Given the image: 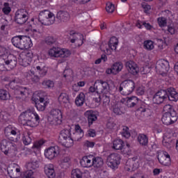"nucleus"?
I'll use <instances>...</instances> for the list:
<instances>
[{"instance_id": "1", "label": "nucleus", "mask_w": 178, "mask_h": 178, "mask_svg": "<svg viewBox=\"0 0 178 178\" xmlns=\"http://www.w3.org/2000/svg\"><path fill=\"white\" fill-rule=\"evenodd\" d=\"M168 99L174 102L178 101V93L175 88L170 87L165 90H160L153 96V102L157 105L163 104Z\"/></svg>"}, {"instance_id": "2", "label": "nucleus", "mask_w": 178, "mask_h": 178, "mask_svg": "<svg viewBox=\"0 0 178 178\" xmlns=\"http://www.w3.org/2000/svg\"><path fill=\"white\" fill-rule=\"evenodd\" d=\"M19 122L23 126L35 127L40 123V116L37 113L31 110H27L19 115Z\"/></svg>"}, {"instance_id": "3", "label": "nucleus", "mask_w": 178, "mask_h": 178, "mask_svg": "<svg viewBox=\"0 0 178 178\" xmlns=\"http://www.w3.org/2000/svg\"><path fill=\"white\" fill-rule=\"evenodd\" d=\"M11 42L14 47L19 49H29L33 47L31 39L26 35H17L12 38Z\"/></svg>"}, {"instance_id": "4", "label": "nucleus", "mask_w": 178, "mask_h": 178, "mask_svg": "<svg viewBox=\"0 0 178 178\" xmlns=\"http://www.w3.org/2000/svg\"><path fill=\"white\" fill-rule=\"evenodd\" d=\"M38 20L43 26H51L55 23V15L48 10L40 13Z\"/></svg>"}, {"instance_id": "5", "label": "nucleus", "mask_w": 178, "mask_h": 178, "mask_svg": "<svg viewBox=\"0 0 178 178\" xmlns=\"http://www.w3.org/2000/svg\"><path fill=\"white\" fill-rule=\"evenodd\" d=\"M136 88V83L131 79H127L123 81L119 88V91L123 95H130Z\"/></svg>"}, {"instance_id": "6", "label": "nucleus", "mask_w": 178, "mask_h": 178, "mask_svg": "<svg viewBox=\"0 0 178 178\" xmlns=\"http://www.w3.org/2000/svg\"><path fill=\"white\" fill-rule=\"evenodd\" d=\"M58 143L67 148H70L73 145V140L71 138L69 129H63L60 131L58 136Z\"/></svg>"}, {"instance_id": "7", "label": "nucleus", "mask_w": 178, "mask_h": 178, "mask_svg": "<svg viewBox=\"0 0 178 178\" xmlns=\"http://www.w3.org/2000/svg\"><path fill=\"white\" fill-rule=\"evenodd\" d=\"M17 65V58L13 54L0 58V67L2 69L6 65L8 69H15Z\"/></svg>"}, {"instance_id": "8", "label": "nucleus", "mask_w": 178, "mask_h": 178, "mask_svg": "<svg viewBox=\"0 0 178 178\" xmlns=\"http://www.w3.org/2000/svg\"><path fill=\"white\" fill-rule=\"evenodd\" d=\"M29 21V13L25 9H19L15 15V22L17 24L23 25Z\"/></svg>"}, {"instance_id": "9", "label": "nucleus", "mask_w": 178, "mask_h": 178, "mask_svg": "<svg viewBox=\"0 0 178 178\" xmlns=\"http://www.w3.org/2000/svg\"><path fill=\"white\" fill-rule=\"evenodd\" d=\"M48 54L49 56L54 58H69L72 53L69 50H63L58 47H53L49 50Z\"/></svg>"}, {"instance_id": "10", "label": "nucleus", "mask_w": 178, "mask_h": 178, "mask_svg": "<svg viewBox=\"0 0 178 178\" xmlns=\"http://www.w3.org/2000/svg\"><path fill=\"white\" fill-rule=\"evenodd\" d=\"M96 92L97 94H108L111 91L109 83L105 81L97 79L95 81Z\"/></svg>"}, {"instance_id": "11", "label": "nucleus", "mask_w": 178, "mask_h": 178, "mask_svg": "<svg viewBox=\"0 0 178 178\" xmlns=\"http://www.w3.org/2000/svg\"><path fill=\"white\" fill-rule=\"evenodd\" d=\"M107 165L111 169H118V165H120V155L117 153L110 154L107 157Z\"/></svg>"}, {"instance_id": "12", "label": "nucleus", "mask_w": 178, "mask_h": 178, "mask_svg": "<svg viewBox=\"0 0 178 178\" xmlns=\"http://www.w3.org/2000/svg\"><path fill=\"white\" fill-rule=\"evenodd\" d=\"M48 121L51 122H56L57 124L62 123V111L59 109L54 108L49 112L48 116Z\"/></svg>"}, {"instance_id": "13", "label": "nucleus", "mask_w": 178, "mask_h": 178, "mask_svg": "<svg viewBox=\"0 0 178 178\" xmlns=\"http://www.w3.org/2000/svg\"><path fill=\"white\" fill-rule=\"evenodd\" d=\"M162 122L166 126L173 124L177 121V113L172 111V113H165L161 118Z\"/></svg>"}, {"instance_id": "14", "label": "nucleus", "mask_w": 178, "mask_h": 178, "mask_svg": "<svg viewBox=\"0 0 178 178\" xmlns=\"http://www.w3.org/2000/svg\"><path fill=\"white\" fill-rule=\"evenodd\" d=\"M60 152V148L58 146H53L47 148L44 151V156L47 159L52 161L54 158L58 156V154Z\"/></svg>"}, {"instance_id": "15", "label": "nucleus", "mask_w": 178, "mask_h": 178, "mask_svg": "<svg viewBox=\"0 0 178 178\" xmlns=\"http://www.w3.org/2000/svg\"><path fill=\"white\" fill-rule=\"evenodd\" d=\"M69 19H70V15L67 11L60 10L57 13L56 17H54V22L56 23H66L69 22Z\"/></svg>"}, {"instance_id": "16", "label": "nucleus", "mask_w": 178, "mask_h": 178, "mask_svg": "<svg viewBox=\"0 0 178 178\" xmlns=\"http://www.w3.org/2000/svg\"><path fill=\"white\" fill-rule=\"evenodd\" d=\"M169 62L166 60H159L156 65V70H159L161 74L165 76L166 72L169 71Z\"/></svg>"}, {"instance_id": "17", "label": "nucleus", "mask_w": 178, "mask_h": 178, "mask_svg": "<svg viewBox=\"0 0 178 178\" xmlns=\"http://www.w3.org/2000/svg\"><path fill=\"white\" fill-rule=\"evenodd\" d=\"M33 101L35 102V108L38 109V111H40V112H42L45 111V108H47V102L45 101V99L44 97H33Z\"/></svg>"}, {"instance_id": "18", "label": "nucleus", "mask_w": 178, "mask_h": 178, "mask_svg": "<svg viewBox=\"0 0 178 178\" xmlns=\"http://www.w3.org/2000/svg\"><path fill=\"white\" fill-rule=\"evenodd\" d=\"M125 66L131 74H133L134 76L138 74L140 69L138 68V66H137V64L134 63V61L129 60L127 62Z\"/></svg>"}, {"instance_id": "19", "label": "nucleus", "mask_w": 178, "mask_h": 178, "mask_svg": "<svg viewBox=\"0 0 178 178\" xmlns=\"http://www.w3.org/2000/svg\"><path fill=\"white\" fill-rule=\"evenodd\" d=\"M140 104H141V100L138 99L137 97H127L126 105L128 108H138Z\"/></svg>"}, {"instance_id": "20", "label": "nucleus", "mask_w": 178, "mask_h": 178, "mask_svg": "<svg viewBox=\"0 0 178 178\" xmlns=\"http://www.w3.org/2000/svg\"><path fill=\"white\" fill-rule=\"evenodd\" d=\"M93 159V155L84 156L82 160L80 161L81 165L83 168H92Z\"/></svg>"}, {"instance_id": "21", "label": "nucleus", "mask_w": 178, "mask_h": 178, "mask_svg": "<svg viewBox=\"0 0 178 178\" xmlns=\"http://www.w3.org/2000/svg\"><path fill=\"white\" fill-rule=\"evenodd\" d=\"M40 77L38 74L35 73L34 70L31 69L26 73V79L32 83H37L40 82Z\"/></svg>"}, {"instance_id": "22", "label": "nucleus", "mask_w": 178, "mask_h": 178, "mask_svg": "<svg viewBox=\"0 0 178 178\" xmlns=\"http://www.w3.org/2000/svg\"><path fill=\"white\" fill-rule=\"evenodd\" d=\"M85 116H86L88 118L89 126H91V124H92V123L96 122V120L98 119V117L97 116V112L92 110L86 111Z\"/></svg>"}, {"instance_id": "23", "label": "nucleus", "mask_w": 178, "mask_h": 178, "mask_svg": "<svg viewBox=\"0 0 178 178\" xmlns=\"http://www.w3.org/2000/svg\"><path fill=\"white\" fill-rule=\"evenodd\" d=\"M44 173L49 178H54L56 176L52 164L44 165Z\"/></svg>"}, {"instance_id": "24", "label": "nucleus", "mask_w": 178, "mask_h": 178, "mask_svg": "<svg viewBox=\"0 0 178 178\" xmlns=\"http://www.w3.org/2000/svg\"><path fill=\"white\" fill-rule=\"evenodd\" d=\"M138 143L141 147H147L148 145V136L144 134H139L138 135Z\"/></svg>"}, {"instance_id": "25", "label": "nucleus", "mask_w": 178, "mask_h": 178, "mask_svg": "<svg viewBox=\"0 0 178 178\" xmlns=\"http://www.w3.org/2000/svg\"><path fill=\"white\" fill-rule=\"evenodd\" d=\"M35 73L36 74L40 75V77H44V76H47V73H48V68L45 66H37L35 69Z\"/></svg>"}, {"instance_id": "26", "label": "nucleus", "mask_w": 178, "mask_h": 178, "mask_svg": "<svg viewBox=\"0 0 178 178\" xmlns=\"http://www.w3.org/2000/svg\"><path fill=\"white\" fill-rule=\"evenodd\" d=\"M70 35H72V37H73V38L71 39V42L72 44H74V42H76H76L81 41V44H83V34L76 33H74V31H72L70 32Z\"/></svg>"}, {"instance_id": "27", "label": "nucleus", "mask_w": 178, "mask_h": 178, "mask_svg": "<svg viewBox=\"0 0 178 178\" xmlns=\"http://www.w3.org/2000/svg\"><path fill=\"white\" fill-rule=\"evenodd\" d=\"M92 166L93 168L100 169V168H102V166H104V159H102L99 156L95 157L93 156Z\"/></svg>"}, {"instance_id": "28", "label": "nucleus", "mask_w": 178, "mask_h": 178, "mask_svg": "<svg viewBox=\"0 0 178 178\" xmlns=\"http://www.w3.org/2000/svg\"><path fill=\"white\" fill-rule=\"evenodd\" d=\"M86 101V95L84 93L81 92L75 99V104L76 106H83L84 102Z\"/></svg>"}, {"instance_id": "29", "label": "nucleus", "mask_w": 178, "mask_h": 178, "mask_svg": "<svg viewBox=\"0 0 178 178\" xmlns=\"http://www.w3.org/2000/svg\"><path fill=\"white\" fill-rule=\"evenodd\" d=\"M19 63L21 66H24V67L29 66L30 65V58L27 56L22 55L19 58Z\"/></svg>"}, {"instance_id": "30", "label": "nucleus", "mask_w": 178, "mask_h": 178, "mask_svg": "<svg viewBox=\"0 0 178 178\" xmlns=\"http://www.w3.org/2000/svg\"><path fill=\"white\" fill-rule=\"evenodd\" d=\"M123 147H124V142L122 140V139H116L113 141V149H122Z\"/></svg>"}, {"instance_id": "31", "label": "nucleus", "mask_w": 178, "mask_h": 178, "mask_svg": "<svg viewBox=\"0 0 178 178\" xmlns=\"http://www.w3.org/2000/svg\"><path fill=\"white\" fill-rule=\"evenodd\" d=\"M118 44H119V40L116 37H112L108 42V47L111 48L112 51H116V47H118Z\"/></svg>"}, {"instance_id": "32", "label": "nucleus", "mask_w": 178, "mask_h": 178, "mask_svg": "<svg viewBox=\"0 0 178 178\" xmlns=\"http://www.w3.org/2000/svg\"><path fill=\"white\" fill-rule=\"evenodd\" d=\"M157 158L159 162L164 166H168L170 163V158H166V156H161V154H159Z\"/></svg>"}, {"instance_id": "33", "label": "nucleus", "mask_w": 178, "mask_h": 178, "mask_svg": "<svg viewBox=\"0 0 178 178\" xmlns=\"http://www.w3.org/2000/svg\"><path fill=\"white\" fill-rule=\"evenodd\" d=\"M138 29H143V27H145L146 30H151L152 29V26L149 24V23H147L145 21L138 20L136 24Z\"/></svg>"}, {"instance_id": "34", "label": "nucleus", "mask_w": 178, "mask_h": 178, "mask_svg": "<svg viewBox=\"0 0 178 178\" xmlns=\"http://www.w3.org/2000/svg\"><path fill=\"white\" fill-rule=\"evenodd\" d=\"M0 99L1 101H8L10 99V94L6 90L0 89Z\"/></svg>"}, {"instance_id": "35", "label": "nucleus", "mask_w": 178, "mask_h": 178, "mask_svg": "<svg viewBox=\"0 0 178 178\" xmlns=\"http://www.w3.org/2000/svg\"><path fill=\"white\" fill-rule=\"evenodd\" d=\"M111 67L113 71V74H118V73L122 72V69H123V63H115Z\"/></svg>"}, {"instance_id": "36", "label": "nucleus", "mask_w": 178, "mask_h": 178, "mask_svg": "<svg viewBox=\"0 0 178 178\" xmlns=\"http://www.w3.org/2000/svg\"><path fill=\"white\" fill-rule=\"evenodd\" d=\"M39 166L40 165L38 164V161H37L29 162L26 164V169L29 170H35V169H37V168H39Z\"/></svg>"}, {"instance_id": "37", "label": "nucleus", "mask_w": 178, "mask_h": 178, "mask_svg": "<svg viewBox=\"0 0 178 178\" xmlns=\"http://www.w3.org/2000/svg\"><path fill=\"white\" fill-rule=\"evenodd\" d=\"M57 39L54 36H47L44 38V42L47 45H54L56 44Z\"/></svg>"}, {"instance_id": "38", "label": "nucleus", "mask_w": 178, "mask_h": 178, "mask_svg": "<svg viewBox=\"0 0 178 178\" xmlns=\"http://www.w3.org/2000/svg\"><path fill=\"white\" fill-rule=\"evenodd\" d=\"M2 12L6 15H9V13L12 12V8H10V4H9V3L8 2L3 3Z\"/></svg>"}, {"instance_id": "39", "label": "nucleus", "mask_w": 178, "mask_h": 178, "mask_svg": "<svg viewBox=\"0 0 178 178\" xmlns=\"http://www.w3.org/2000/svg\"><path fill=\"white\" fill-rule=\"evenodd\" d=\"M84 136H83V133L79 134V132H74L72 135H71V140H72V145L74 141H80L81 138H83Z\"/></svg>"}, {"instance_id": "40", "label": "nucleus", "mask_w": 178, "mask_h": 178, "mask_svg": "<svg viewBox=\"0 0 178 178\" xmlns=\"http://www.w3.org/2000/svg\"><path fill=\"white\" fill-rule=\"evenodd\" d=\"M71 176H72V178H83V174L81 173V171L79 168L72 170Z\"/></svg>"}, {"instance_id": "41", "label": "nucleus", "mask_w": 178, "mask_h": 178, "mask_svg": "<svg viewBox=\"0 0 178 178\" xmlns=\"http://www.w3.org/2000/svg\"><path fill=\"white\" fill-rule=\"evenodd\" d=\"M42 86L44 88H54L55 83L51 80H44L42 83Z\"/></svg>"}, {"instance_id": "42", "label": "nucleus", "mask_w": 178, "mask_h": 178, "mask_svg": "<svg viewBox=\"0 0 178 178\" xmlns=\"http://www.w3.org/2000/svg\"><path fill=\"white\" fill-rule=\"evenodd\" d=\"M143 47L148 51L154 49V42L152 40H145L143 43Z\"/></svg>"}, {"instance_id": "43", "label": "nucleus", "mask_w": 178, "mask_h": 178, "mask_svg": "<svg viewBox=\"0 0 178 178\" xmlns=\"http://www.w3.org/2000/svg\"><path fill=\"white\" fill-rule=\"evenodd\" d=\"M59 102H63V104H67L69 102V95L66 93H61L58 97Z\"/></svg>"}, {"instance_id": "44", "label": "nucleus", "mask_w": 178, "mask_h": 178, "mask_svg": "<svg viewBox=\"0 0 178 178\" xmlns=\"http://www.w3.org/2000/svg\"><path fill=\"white\" fill-rule=\"evenodd\" d=\"M33 175H34V172H33V170H28L22 173L21 177L22 178H34L33 177Z\"/></svg>"}, {"instance_id": "45", "label": "nucleus", "mask_w": 178, "mask_h": 178, "mask_svg": "<svg viewBox=\"0 0 178 178\" xmlns=\"http://www.w3.org/2000/svg\"><path fill=\"white\" fill-rule=\"evenodd\" d=\"M106 10L108 12V13H113L115 12V5L108 1L106 3Z\"/></svg>"}, {"instance_id": "46", "label": "nucleus", "mask_w": 178, "mask_h": 178, "mask_svg": "<svg viewBox=\"0 0 178 178\" xmlns=\"http://www.w3.org/2000/svg\"><path fill=\"white\" fill-rule=\"evenodd\" d=\"M113 112L115 115H123V113H124L123 108H122V107H118V105H115L113 107Z\"/></svg>"}, {"instance_id": "47", "label": "nucleus", "mask_w": 178, "mask_h": 178, "mask_svg": "<svg viewBox=\"0 0 178 178\" xmlns=\"http://www.w3.org/2000/svg\"><path fill=\"white\" fill-rule=\"evenodd\" d=\"M106 94L107 93H102V101L104 105H109V102H111V98Z\"/></svg>"}, {"instance_id": "48", "label": "nucleus", "mask_w": 178, "mask_h": 178, "mask_svg": "<svg viewBox=\"0 0 178 178\" xmlns=\"http://www.w3.org/2000/svg\"><path fill=\"white\" fill-rule=\"evenodd\" d=\"M157 22L160 27H165L168 24V21L165 17H159Z\"/></svg>"}, {"instance_id": "49", "label": "nucleus", "mask_w": 178, "mask_h": 178, "mask_svg": "<svg viewBox=\"0 0 178 178\" xmlns=\"http://www.w3.org/2000/svg\"><path fill=\"white\" fill-rule=\"evenodd\" d=\"M163 111L165 113H172V112H176L175 108H173V106L170 104H167L163 106Z\"/></svg>"}, {"instance_id": "50", "label": "nucleus", "mask_w": 178, "mask_h": 178, "mask_svg": "<svg viewBox=\"0 0 178 178\" xmlns=\"http://www.w3.org/2000/svg\"><path fill=\"white\" fill-rule=\"evenodd\" d=\"M31 137H30V134H29L24 136L22 138V141L24 145H29V144H31Z\"/></svg>"}, {"instance_id": "51", "label": "nucleus", "mask_w": 178, "mask_h": 178, "mask_svg": "<svg viewBox=\"0 0 178 178\" xmlns=\"http://www.w3.org/2000/svg\"><path fill=\"white\" fill-rule=\"evenodd\" d=\"M8 154H16L17 149L13 144H9L7 148Z\"/></svg>"}, {"instance_id": "52", "label": "nucleus", "mask_w": 178, "mask_h": 178, "mask_svg": "<svg viewBox=\"0 0 178 178\" xmlns=\"http://www.w3.org/2000/svg\"><path fill=\"white\" fill-rule=\"evenodd\" d=\"M108 60V57L105 54H102L101 56V58H98L95 61V65H99L102 61L103 62H106Z\"/></svg>"}, {"instance_id": "53", "label": "nucleus", "mask_w": 178, "mask_h": 178, "mask_svg": "<svg viewBox=\"0 0 178 178\" xmlns=\"http://www.w3.org/2000/svg\"><path fill=\"white\" fill-rule=\"evenodd\" d=\"M121 134L123 137H125V138H129L130 137V132H129V127H124L122 129Z\"/></svg>"}, {"instance_id": "54", "label": "nucleus", "mask_w": 178, "mask_h": 178, "mask_svg": "<svg viewBox=\"0 0 178 178\" xmlns=\"http://www.w3.org/2000/svg\"><path fill=\"white\" fill-rule=\"evenodd\" d=\"M44 143L45 141H44V140H38L33 144V148H41V146L44 145Z\"/></svg>"}, {"instance_id": "55", "label": "nucleus", "mask_w": 178, "mask_h": 178, "mask_svg": "<svg viewBox=\"0 0 178 178\" xmlns=\"http://www.w3.org/2000/svg\"><path fill=\"white\" fill-rule=\"evenodd\" d=\"M13 127L12 125H9L4 129V134H6V137H9L10 136V132Z\"/></svg>"}, {"instance_id": "56", "label": "nucleus", "mask_w": 178, "mask_h": 178, "mask_svg": "<svg viewBox=\"0 0 178 178\" xmlns=\"http://www.w3.org/2000/svg\"><path fill=\"white\" fill-rule=\"evenodd\" d=\"M74 3H78L79 5H84L85 3H88L91 0H72Z\"/></svg>"}, {"instance_id": "57", "label": "nucleus", "mask_w": 178, "mask_h": 178, "mask_svg": "<svg viewBox=\"0 0 178 178\" xmlns=\"http://www.w3.org/2000/svg\"><path fill=\"white\" fill-rule=\"evenodd\" d=\"M88 137H95L97 136V132L95 129H90L88 131Z\"/></svg>"}, {"instance_id": "58", "label": "nucleus", "mask_w": 178, "mask_h": 178, "mask_svg": "<svg viewBox=\"0 0 178 178\" xmlns=\"http://www.w3.org/2000/svg\"><path fill=\"white\" fill-rule=\"evenodd\" d=\"M75 133H79V134H83V136H84V131H83V129H81V127H80V125L77 124L75 126Z\"/></svg>"}, {"instance_id": "59", "label": "nucleus", "mask_w": 178, "mask_h": 178, "mask_svg": "<svg viewBox=\"0 0 178 178\" xmlns=\"http://www.w3.org/2000/svg\"><path fill=\"white\" fill-rule=\"evenodd\" d=\"M9 147V145H3L1 146V152H3L5 155H8V147Z\"/></svg>"}, {"instance_id": "60", "label": "nucleus", "mask_w": 178, "mask_h": 178, "mask_svg": "<svg viewBox=\"0 0 178 178\" xmlns=\"http://www.w3.org/2000/svg\"><path fill=\"white\" fill-rule=\"evenodd\" d=\"M127 172H134L136 168H134V163L131 162L129 163V167L127 168Z\"/></svg>"}, {"instance_id": "61", "label": "nucleus", "mask_w": 178, "mask_h": 178, "mask_svg": "<svg viewBox=\"0 0 178 178\" xmlns=\"http://www.w3.org/2000/svg\"><path fill=\"white\" fill-rule=\"evenodd\" d=\"M136 92H137L138 95H144V93L145 92V90H144V88L139 87L137 89Z\"/></svg>"}, {"instance_id": "62", "label": "nucleus", "mask_w": 178, "mask_h": 178, "mask_svg": "<svg viewBox=\"0 0 178 178\" xmlns=\"http://www.w3.org/2000/svg\"><path fill=\"white\" fill-rule=\"evenodd\" d=\"M72 73V70H65L63 72V77H69L70 76V74Z\"/></svg>"}, {"instance_id": "63", "label": "nucleus", "mask_w": 178, "mask_h": 178, "mask_svg": "<svg viewBox=\"0 0 178 178\" xmlns=\"http://www.w3.org/2000/svg\"><path fill=\"white\" fill-rule=\"evenodd\" d=\"M158 42H159V44H158V47L160 49H163V45H164V42H163V40L162 39H158Z\"/></svg>"}, {"instance_id": "64", "label": "nucleus", "mask_w": 178, "mask_h": 178, "mask_svg": "<svg viewBox=\"0 0 178 178\" xmlns=\"http://www.w3.org/2000/svg\"><path fill=\"white\" fill-rule=\"evenodd\" d=\"M168 31L170 32V33L171 35H173L175 34V27L172 26H168Z\"/></svg>"}]
</instances>
